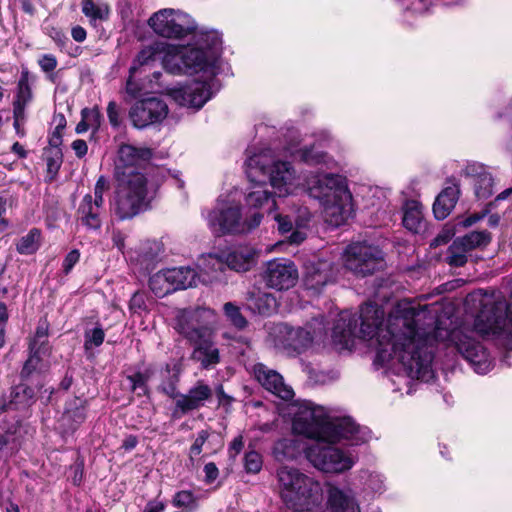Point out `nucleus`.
I'll return each instance as SVG.
<instances>
[{
  "label": "nucleus",
  "instance_id": "1",
  "mask_svg": "<svg viewBox=\"0 0 512 512\" xmlns=\"http://www.w3.org/2000/svg\"><path fill=\"white\" fill-rule=\"evenodd\" d=\"M384 311L374 304H365L360 310L361 325L351 314L342 312L333 327L334 341L343 347L352 344L354 337L375 338L376 360L382 365L398 364L411 379L428 382L434 377V341L454 346L476 373L486 374L492 361L483 345L473 339L464 328L452 330L436 324L435 314L427 306L399 302L389 313L383 325Z\"/></svg>",
  "mask_w": 512,
  "mask_h": 512
},
{
  "label": "nucleus",
  "instance_id": "2",
  "mask_svg": "<svg viewBox=\"0 0 512 512\" xmlns=\"http://www.w3.org/2000/svg\"><path fill=\"white\" fill-rule=\"evenodd\" d=\"M196 44V47L182 49L179 55H167L163 64L172 74L203 73V79H196L191 84L172 91L173 99L181 106L200 109L220 89L215 76L222 39L216 31H205L197 35Z\"/></svg>",
  "mask_w": 512,
  "mask_h": 512
},
{
  "label": "nucleus",
  "instance_id": "3",
  "mask_svg": "<svg viewBox=\"0 0 512 512\" xmlns=\"http://www.w3.org/2000/svg\"><path fill=\"white\" fill-rule=\"evenodd\" d=\"M291 413L295 434L330 443L347 439L358 444L366 440V433L350 417H333L326 408L310 401L293 404Z\"/></svg>",
  "mask_w": 512,
  "mask_h": 512
},
{
  "label": "nucleus",
  "instance_id": "4",
  "mask_svg": "<svg viewBox=\"0 0 512 512\" xmlns=\"http://www.w3.org/2000/svg\"><path fill=\"white\" fill-rule=\"evenodd\" d=\"M303 187L310 197L320 202L329 224L337 227L345 223L352 209V195L345 177L310 172L304 175Z\"/></svg>",
  "mask_w": 512,
  "mask_h": 512
},
{
  "label": "nucleus",
  "instance_id": "5",
  "mask_svg": "<svg viewBox=\"0 0 512 512\" xmlns=\"http://www.w3.org/2000/svg\"><path fill=\"white\" fill-rule=\"evenodd\" d=\"M279 496L289 509L310 511L321 505L323 488L321 483L300 469L281 465L276 470Z\"/></svg>",
  "mask_w": 512,
  "mask_h": 512
},
{
  "label": "nucleus",
  "instance_id": "6",
  "mask_svg": "<svg viewBox=\"0 0 512 512\" xmlns=\"http://www.w3.org/2000/svg\"><path fill=\"white\" fill-rule=\"evenodd\" d=\"M149 205L147 179L141 172L124 171L111 201V211L120 219L127 220L146 210Z\"/></svg>",
  "mask_w": 512,
  "mask_h": 512
},
{
  "label": "nucleus",
  "instance_id": "7",
  "mask_svg": "<svg viewBox=\"0 0 512 512\" xmlns=\"http://www.w3.org/2000/svg\"><path fill=\"white\" fill-rule=\"evenodd\" d=\"M262 218V213L255 212L243 219L239 201L230 195H221L216 206L206 215L207 224L215 235L250 232L260 225Z\"/></svg>",
  "mask_w": 512,
  "mask_h": 512
},
{
  "label": "nucleus",
  "instance_id": "8",
  "mask_svg": "<svg viewBox=\"0 0 512 512\" xmlns=\"http://www.w3.org/2000/svg\"><path fill=\"white\" fill-rule=\"evenodd\" d=\"M246 173L252 181L258 176L264 181L268 178L279 197L293 193L298 186L291 164L274 161L269 150L250 156L246 162Z\"/></svg>",
  "mask_w": 512,
  "mask_h": 512
},
{
  "label": "nucleus",
  "instance_id": "9",
  "mask_svg": "<svg viewBox=\"0 0 512 512\" xmlns=\"http://www.w3.org/2000/svg\"><path fill=\"white\" fill-rule=\"evenodd\" d=\"M322 319H314L305 327H291L286 323H279L272 327L270 336L274 346L284 350L288 354H300L307 350L315 337L324 333Z\"/></svg>",
  "mask_w": 512,
  "mask_h": 512
},
{
  "label": "nucleus",
  "instance_id": "10",
  "mask_svg": "<svg viewBox=\"0 0 512 512\" xmlns=\"http://www.w3.org/2000/svg\"><path fill=\"white\" fill-rule=\"evenodd\" d=\"M327 441H317L306 448V458L316 469L326 473H342L353 467L356 457L331 445Z\"/></svg>",
  "mask_w": 512,
  "mask_h": 512
},
{
  "label": "nucleus",
  "instance_id": "11",
  "mask_svg": "<svg viewBox=\"0 0 512 512\" xmlns=\"http://www.w3.org/2000/svg\"><path fill=\"white\" fill-rule=\"evenodd\" d=\"M148 23L157 35L164 38H183L196 29L194 20L188 14L171 8L155 12Z\"/></svg>",
  "mask_w": 512,
  "mask_h": 512
},
{
  "label": "nucleus",
  "instance_id": "12",
  "mask_svg": "<svg viewBox=\"0 0 512 512\" xmlns=\"http://www.w3.org/2000/svg\"><path fill=\"white\" fill-rule=\"evenodd\" d=\"M215 316V312L210 308L183 309L177 312L174 328L192 343L212 331Z\"/></svg>",
  "mask_w": 512,
  "mask_h": 512
},
{
  "label": "nucleus",
  "instance_id": "13",
  "mask_svg": "<svg viewBox=\"0 0 512 512\" xmlns=\"http://www.w3.org/2000/svg\"><path fill=\"white\" fill-rule=\"evenodd\" d=\"M383 265L382 251L367 243H352L344 253V266L359 276L374 273Z\"/></svg>",
  "mask_w": 512,
  "mask_h": 512
},
{
  "label": "nucleus",
  "instance_id": "14",
  "mask_svg": "<svg viewBox=\"0 0 512 512\" xmlns=\"http://www.w3.org/2000/svg\"><path fill=\"white\" fill-rule=\"evenodd\" d=\"M167 114V104L157 97H151L136 102L130 109L129 117L133 126L141 129L161 122Z\"/></svg>",
  "mask_w": 512,
  "mask_h": 512
},
{
  "label": "nucleus",
  "instance_id": "15",
  "mask_svg": "<svg viewBox=\"0 0 512 512\" xmlns=\"http://www.w3.org/2000/svg\"><path fill=\"white\" fill-rule=\"evenodd\" d=\"M298 277L295 264L287 259H275L268 262L263 276L266 285L278 291L294 287Z\"/></svg>",
  "mask_w": 512,
  "mask_h": 512
},
{
  "label": "nucleus",
  "instance_id": "16",
  "mask_svg": "<svg viewBox=\"0 0 512 512\" xmlns=\"http://www.w3.org/2000/svg\"><path fill=\"white\" fill-rule=\"evenodd\" d=\"M337 267L329 259H313L304 266V285L308 290L320 292L326 285L333 283Z\"/></svg>",
  "mask_w": 512,
  "mask_h": 512
},
{
  "label": "nucleus",
  "instance_id": "17",
  "mask_svg": "<svg viewBox=\"0 0 512 512\" xmlns=\"http://www.w3.org/2000/svg\"><path fill=\"white\" fill-rule=\"evenodd\" d=\"M151 155V150L148 148H138L129 144L120 146L116 162L118 177L122 176L124 171L128 173L137 172L135 167L146 163L151 158Z\"/></svg>",
  "mask_w": 512,
  "mask_h": 512
},
{
  "label": "nucleus",
  "instance_id": "18",
  "mask_svg": "<svg viewBox=\"0 0 512 512\" xmlns=\"http://www.w3.org/2000/svg\"><path fill=\"white\" fill-rule=\"evenodd\" d=\"M327 509L328 512H361L354 491L334 484H328Z\"/></svg>",
  "mask_w": 512,
  "mask_h": 512
},
{
  "label": "nucleus",
  "instance_id": "19",
  "mask_svg": "<svg viewBox=\"0 0 512 512\" xmlns=\"http://www.w3.org/2000/svg\"><path fill=\"white\" fill-rule=\"evenodd\" d=\"M211 397L212 389L203 382H198L187 394L179 395L175 402L176 407L173 416L177 417L178 412L186 414L192 410H196L202 407Z\"/></svg>",
  "mask_w": 512,
  "mask_h": 512
},
{
  "label": "nucleus",
  "instance_id": "20",
  "mask_svg": "<svg viewBox=\"0 0 512 512\" xmlns=\"http://www.w3.org/2000/svg\"><path fill=\"white\" fill-rule=\"evenodd\" d=\"M255 376L266 390L272 392L279 398L285 401L293 398V389L284 383L283 377L278 372L270 370L264 365H258L255 368Z\"/></svg>",
  "mask_w": 512,
  "mask_h": 512
},
{
  "label": "nucleus",
  "instance_id": "21",
  "mask_svg": "<svg viewBox=\"0 0 512 512\" xmlns=\"http://www.w3.org/2000/svg\"><path fill=\"white\" fill-rule=\"evenodd\" d=\"M103 205L92 202V195L86 194L77 209V219L87 230L98 231L102 226Z\"/></svg>",
  "mask_w": 512,
  "mask_h": 512
},
{
  "label": "nucleus",
  "instance_id": "22",
  "mask_svg": "<svg viewBox=\"0 0 512 512\" xmlns=\"http://www.w3.org/2000/svg\"><path fill=\"white\" fill-rule=\"evenodd\" d=\"M251 182L245 196L246 205L250 208L261 209L267 207L268 210L276 206L272 193L267 188V183L259 176ZM271 213V211H269Z\"/></svg>",
  "mask_w": 512,
  "mask_h": 512
},
{
  "label": "nucleus",
  "instance_id": "23",
  "mask_svg": "<svg viewBox=\"0 0 512 512\" xmlns=\"http://www.w3.org/2000/svg\"><path fill=\"white\" fill-rule=\"evenodd\" d=\"M85 419V402L75 397L67 402L65 411L60 418V424L65 432H74Z\"/></svg>",
  "mask_w": 512,
  "mask_h": 512
},
{
  "label": "nucleus",
  "instance_id": "24",
  "mask_svg": "<svg viewBox=\"0 0 512 512\" xmlns=\"http://www.w3.org/2000/svg\"><path fill=\"white\" fill-rule=\"evenodd\" d=\"M192 343L195 345L193 358L199 361L203 368L215 366L220 362L219 349L212 341V331Z\"/></svg>",
  "mask_w": 512,
  "mask_h": 512
},
{
  "label": "nucleus",
  "instance_id": "25",
  "mask_svg": "<svg viewBox=\"0 0 512 512\" xmlns=\"http://www.w3.org/2000/svg\"><path fill=\"white\" fill-rule=\"evenodd\" d=\"M304 450L303 442L299 438L285 437L277 440L272 449V455L278 462L296 460Z\"/></svg>",
  "mask_w": 512,
  "mask_h": 512
},
{
  "label": "nucleus",
  "instance_id": "26",
  "mask_svg": "<svg viewBox=\"0 0 512 512\" xmlns=\"http://www.w3.org/2000/svg\"><path fill=\"white\" fill-rule=\"evenodd\" d=\"M225 262L230 269L245 272L255 264V252L249 246H239L225 254Z\"/></svg>",
  "mask_w": 512,
  "mask_h": 512
},
{
  "label": "nucleus",
  "instance_id": "27",
  "mask_svg": "<svg viewBox=\"0 0 512 512\" xmlns=\"http://www.w3.org/2000/svg\"><path fill=\"white\" fill-rule=\"evenodd\" d=\"M459 193L456 184L442 190L433 204V213L437 219H445L450 214L458 201Z\"/></svg>",
  "mask_w": 512,
  "mask_h": 512
},
{
  "label": "nucleus",
  "instance_id": "28",
  "mask_svg": "<svg viewBox=\"0 0 512 512\" xmlns=\"http://www.w3.org/2000/svg\"><path fill=\"white\" fill-rule=\"evenodd\" d=\"M467 176L476 177L475 194L479 199H487L493 193V178L482 166L468 165L465 170Z\"/></svg>",
  "mask_w": 512,
  "mask_h": 512
},
{
  "label": "nucleus",
  "instance_id": "29",
  "mask_svg": "<svg viewBox=\"0 0 512 512\" xmlns=\"http://www.w3.org/2000/svg\"><path fill=\"white\" fill-rule=\"evenodd\" d=\"M173 292L179 289L194 287L200 281V275L190 267L166 269Z\"/></svg>",
  "mask_w": 512,
  "mask_h": 512
},
{
  "label": "nucleus",
  "instance_id": "30",
  "mask_svg": "<svg viewBox=\"0 0 512 512\" xmlns=\"http://www.w3.org/2000/svg\"><path fill=\"white\" fill-rule=\"evenodd\" d=\"M403 225L413 233H419L424 227L422 205L416 200H408L403 206Z\"/></svg>",
  "mask_w": 512,
  "mask_h": 512
},
{
  "label": "nucleus",
  "instance_id": "31",
  "mask_svg": "<svg viewBox=\"0 0 512 512\" xmlns=\"http://www.w3.org/2000/svg\"><path fill=\"white\" fill-rule=\"evenodd\" d=\"M166 44L156 42L142 49L129 69V73L136 74L142 67L150 66L157 57L165 50Z\"/></svg>",
  "mask_w": 512,
  "mask_h": 512
},
{
  "label": "nucleus",
  "instance_id": "32",
  "mask_svg": "<svg viewBox=\"0 0 512 512\" xmlns=\"http://www.w3.org/2000/svg\"><path fill=\"white\" fill-rule=\"evenodd\" d=\"M248 306L251 310L263 315H270L276 310V298L266 292H252L248 298Z\"/></svg>",
  "mask_w": 512,
  "mask_h": 512
},
{
  "label": "nucleus",
  "instance_id": "33",
  "mask_svg": "<svg viewBox=\"0 0 512 512\" xmlns=\"http://www.w3.org/2000/svg\"><path fill=\"white\" fill-rule=\"evenodd\" d=\"M17 429L18 423L16 421H9L6 415H0V461L10 455L8 445L12 440V436L16 434Z\"/></svg>",
  "mask_w": 512,
  "mask_h": 512
},
{
  "label": "nucleus",
  "instance_id": "34",
  "mask_svg": "<svg viewBox=\"0 0 512 512\" xmlns=\"http://www.w3.org/2000/svg\"><path fill=\"white\" fill-rule=\"evenodd\" d=\"M33 397V390L24 384H20L11 391L9 404L7 406L2 405L0 409H17L20 406H28Z\"/></svg>",
  "mask_w": 512,
  "mask_h": 512
},
{
  "label": "nucleus",
  "instance_id": "35",
  "mask_svg": "<svg viewBox=\"0 0 512 512\" xmlns=\"http://www.w3.org/2000/svg\"><path fill=\"white\" fill-rule=\"evenodd\" d=\"M82 12L95 24L97 21H106L109 18L110 9L106 3H96L93 0H82Z\"/></svg>",
  "mask_w": 512,
  "mask_h": 512
},
{
  "label": "nucleus",
  "instance_id": "36",
  "mask_svg": "<svg viewBox=\"0 0 512 512\" xmlns=\"http://www.w3.org/2000/svg\"><path fill=\"white\" fill-rule=\"evenodd\" d=\"M458 239L471 252L486 247L491 241V234L488 231H472Z\"/></svg>",
  "mask_w": 512,
  "mask_h": 512
},
{
  "label": "nucleus",
  "instance_id": "37",
  "mask_svg": "<svg viewBox=\"0 0 512 512\" xmlns=\"http://www.w3.org/2000/svg\"><path fill=\"white\" fill-rule=\"evenodd\" d=\"M225 265V254L222 256L213 254L203 255L198 262L200 270L209 276L210 279L213 277L214 273L222 271Z\"/></svg>",
  "mask_w": 512,
  "mask_h": 512
},
{
  "label": "nucleus",
  "instance_id": "38",
  "mask_svg": "<svg viewBox=\"0 0 512 512\" xmlns=\"http://www.w3.org/2000/svg\"><path fill=\"white\" fill-rule=\"evenodd\" d=\"M468 253L469 251L466 249L465 246H463V244L457 238L448 248L446 262L450 266L462 267L467 262Z\"/></svg>",
  "mask_w": 512,
  "mask_h": 512
},
{
  "label": "nucleus",
  "instance_id": "39",
  "mask_svg": "<svg viewBox=\"0 0 512 512\" xmlns=\"http://www.w3.org/2000/svg\"><path fill=\"white\" fill-rule=\"evenodd\" d=\"M149 286L157 297H163L173 292L166 269L155 273L149 280Z\"/></svg>",
  "mask_w": 512,
  "mask_h": 512
},
{
  "label": "nucleus",
  "instance_id": "40",
  "mask_svg": "<svg viewBox=\"0 0 512 512\" xmlns=\"http://www.w3.org/2000/svg\"><path fill=\"white\" fill-rule=\"evenodd\" d=\"M40 244V231L36 228H33L29 231L28 234L21 237L19 242L17 243V251L20 254H32L34 253Z\"/></svg>",
  "mask_w": 512,
  "mask_h": 512
},
{
  "label": "nucleus",
  "instance_id": "41",
  "mask_svg": "<svg viewBox=\"0 0 512 512\" xmlns=\"http://www.w3.org/2000/svg\"><path fill=\"white\" fill-rule=\"evenodd\" d=\"M32 100V90L29 85V73L23 71L18 82L16 98L13 103L28 105Z\"/></svg>",
  "mask_w": 512,
  "mask_h": 512
},
{
  "label": "nucleus",
  "instance_id": "42",
  "mask_svg": "<svg viewBox=\"0 0 512 512\" xmlns=\"http://www.w3.org/2000/svg\"><path fill=\"white\" fill-rule=\"evenodd\" d=\"M224 314L233 326L243 329L247 326V320L242 315L240 308L232 302H227L223 306Z\"/></svg>",
  "mask_w": 512,
  "mask_h": 512
},
{
  "label": "nucleus",
  "instance_id": "43",
  "mask_svg": "<svg viewBox=\"0 0 512 512\" xmlns=\"http://www.w3.org/2000/svg\"><path fill=\"white\" fill-rule=\"evenodd\" d=\"M41 355L42 354L39 353L30 354L21 371L22 378H28L34 372H43L46 369V365L42 362Z\"/></svg>",
  "mask_w": 512,
  "mask_h": 512
},
{
  "label": "nucleus",
  "instance_id": "44",
  "mask_svg": "<svg viewBox=\"0 0 512 512\" xmlns=\"http://www.w3.org/2000/svg\"><path fill=\"white\" fill-rule=\"evenodd\" d=\"M263 465L262 456L255 450L246 452L244 457V467L247 473L257 474L261 471Z\"/></svg>",
  "mask_w": 512,
  "mask_h": 512
},
{
  "label": "nucleus",
  "instance_id": "45",
  "mask_svg": "<svg viewBox=\"0 0 512 512\" xmlns=\"http://www.w3.org/2000/svg\"><path fill=\"white\" fill-rule=\"evenodd\" d=\"M301 159L310 165H318L327 162V155L322 151H318L315 147L304 148L301 150Z\"/></svg>",
  "mask_w": 512,
  "mask_h": 512
},
{
  "label": "nucleus",
  "instance_id": "46",
  "mask_svg": "<svg viewBox=\"0 0 512 512\" xmlns=\"http://www.w3.org/2000/svg\"><path fill=\"white\" fill-rule=\"evenodd\" d=\"M105 333L101 327H95L92 330H88L85 332V349H90L91 347L100 346L104 341Z\"/></svg>",
  "mask_w": 512,
  "mask_h": 512
},
{
  "label": "nucleus",
  "instance_id": "47",
  "mask_svg": "<svg viewBox=\"0 0 512 512\" xmlns=\"http://www.w3.org/2000/svg\"><path fill=\"white\" fill-rule=\"evenodd\" d=\"M109 190V182L104 176H100L94 187V194L92 195V202L104 205L103 195Z\"/></svg>",
  "mask_w": 512,
  "mask_h": 512
},
{
  "label": "nucleus",
  "instance_id": "48",
  "mask_svg": "<svg viewBox=\"0 0 512 512\" xmlns=\"http://www.w3.org/2000/svg\"><path fill=\"white\" fill-rule=\"evenodd\" d=\"M173 503L178 507L193 508L196 503V499L191 491L183 490L174 496Z\"/></svg>",
  "mask_w": 512,
  "mask_h": 512
},
{
  "label": "nucleus",
  "instance_id": "49",
  "mask_svg": "<svg viewBox=\"0 0 512 512\" xmlns=\"http://www.w3.org/2000/svg\"><path fill=\"white\" fill-rule=\"evenodd\" d=\"M82 117L94 131L98 130L101 123V114L98 108H85L81 112Z\"/></svg>",
  "mask_w": 512,
  "mask_h": 512
},
{
  "label": "nucleus",
  "instance_id": "50",
  "mask_svg": "<svg viewBox=\"0 0 512 512\" xmlns=\"http://www.w3.org/2000/svg\"><path fill=\"white\" fill-rule=\"evenodd\" d=\"M55 121H57V125L49 139V144L57 148L62 142V132L66 126V120L63 115H59Z\"/></svg>",
  "mask_w": 512,
  "mask_h": 512
},
{
  "label": "nucleus",
  "instance_id": "51",
  "mask_svg": "<svg viewBox=\"0 0 512 512\" xmlns=\"http://www.w3.org/2000/svg\"><path fill=\"white\" fill-rule=\"evenodd\" d=\"M127 379L129 380L130 384H131V387H132V390L133 391H136V390H141V392L139 394H146L147 392V381H148V376L145 375L144 373H141V372H137L133 375H129L127 377Z\"/></svg>",
  "mask_w": 512,
  "mask_h": 512
},
{
  "label": "nucleus",
  "instance_id": "52",
  "mask_svg": "<svg viewBox=\"0 0 512 512\" xmlns=\"http://www.w3.org/2000/svg\"><path fill=\"white\" fill-rule=\"evenodd\" d=\"M47 172L50 181L54 179L61 166V153L59 150L55 152V155L47 158Z\"/></svg>",
  "mask_w": 512,
  "mask_h": 512
},
{
  "label": "nucleus",
  "instance_id": "53",
  "mask_svg": "<svg viewBox=\"0 0 512 512\" xmlns=\"http://www.w3.org/2000/svg\"><path fill=\"white\" fill-rule=\"evenodd\" d=\"M30 353L45 354L48 351V337H33L29 344Z\"/></svg>",
  "mask_w": 512,
  "mask_h": 512
},
{
  "label": "nucleus",
  "instance_id": "54",
  "mask_svg": "<svg viewBox=\"0 0 512 512\" xmlns=\"http://www.w3.org/2000/svg\"><path fill=\"white\" fill-rule=\"evenodd\" d=\"M38 64L44 72L49 73L55 70L58 62L54 55L44 54L38 60Z\"/></svg>",
  "mask_w": 512,
  "mask_h": 512
},
{
  "label": "nucleus",
  "instance_id": "55",
  "mask_svg": "<svg viewBox=\"0 0 512 512\" xmlns=\"http://www.w3.org/2000/svg\"><path fill=\"white\" fill-rule=\"evenodd\" d=\"M273 219L278 224V231L282 234L292 231L293 223L288 216H283L279 213L273 214Z\"/></svg>",
  "mask_w": 512,
  "mask_h": 512
},
{
  "label": "nucleus",
  "instance_id": "56",
  "mask_svg": "<svg viewBox=\"0 0 512 512\" xmlns=\"http://www.w3.org/2000/svg\"><path fill=\"white\" fill-rule=\"evenodd\" d=\"M208 436H209V434L205 430H202L198 433V436L196 437L194 443L192 444V446L190 448L191 457L198 456L201 453L202 447H203L204 443L206 442V440L208 439Z\"/></svg>",
  "mask_w": 512,
  "mask_h": 512
},
{
  "label": "nucleus",
  "instance_id": "57",
  "mask_svg": "<svg viewBox=\"0 0 512 512\" xmlns=\"http://www.w3.org/2000/svg\"><path fill=\"white\" fill-rule=\"evenodd\" d=\"M79 258H80V253L76 249L70 251L66 255V257L63 261V271L65 274H68L72 270L74 265L79 261Z\"/></svg>",
  "mask_w": 512,
  "mask_h": 512
},
{
  "label": "nucleus",
  "instance_id": "58",
  "mask_svg": "<svg viewBox=\"0 0 512 512\" xmlns=\"http://www.w3.org/2000/svg\"><path fill=\"white\" fill-rule=\"evenodd\" d=\"M130 310L137 313L145 309V295L139 292L133 294L129 302Z\"/></svg>",
  "mask_w": 512,
  "mask_h": 512
},
{
  "label": "nucleus",
  "instance_id": "59",
  "mask_svg": "<svg viewBox=\"0 0 512 512\" xmlns=\"http://www.w3.org/2000/svg\"><path fill=\"white\" fill-rule=\"evenodd\" d=\"M107 115L112 126L117 127L120 124L118 106L114 101L108 103Z\"/></svg>",
  "mask_w": 512,
  "mask_h": 512
},
{
  "label": "nucleus",
  "instance_id": "60",
  "mask_svg": "<svg viewBox=\"0 0 512 512\" xmlns=\"http://www.w3.org/2000/svg\"><path fill=\"white\" fill-rule=\"evenodd\" d=\"M244 447L243 437L241 435L235 437L230 444L229 454L230 457L235 458L242 451Z\"/></svg>",
  "mask_w": 512,
  "mask_h": 512
},
{
  "label": "nucleus",
  "instance_id": "61",
  "mask_svg": "<svg viewBox=\"0 0 512 512\" xmlns=\"http://www.w3.org/2000/svg\"><path fill=\"white\" fill-rule=\"evenodd\" d=\"M126 235L120 230L112 231V242L113 245L119 250L123 251L125 248Z\"/></svg>",
  "mask_w": 512,
  "mask_h": 512
},
{
  "label": "nucleus",
  "instance_id": "62",
  "mask_svg": "<svg viewBox=\"0 0 512 512\" xmlns=\"http://www.w3.org/2000/svg\"><path fill=\"white\" fill-rule=\"evenodd\" d=\"M72 148H73L75 154L77 155V157H79V158L86 155V153L88 151L87 143L81 139H77V140L73 141Z\"/></svg>",
  "mask_w": 512,
  "mask_h": 512
},
{
  "label": "nucleus",
  "instance_id": "63",
  "mask_svg": "<svg viewBox=\"0 0 512 512\" xmlns=\"http://www.w3.org/2000/svg\"><path fill=\"white\" fill-rule=\"evenodd\" d=\"M27 105H22L19 103H13V118L17 121L25 122L26 114L25 109Z\"/></svg>",
  "mask_w": 512,
  "mask_h": 512
},
{
  "label": "nucleus",
  "instance_id": "64",
  "mask_svg": "<svg viewBox=\"0 0 512 512\" xmlns=\"http://www.w3.org/2000/svg\"><path fill=\"white\" fill-rule=\"evenodd\" d=\"M205 477L208 482L214 481L218 476V468L214 463H207L204 466Z\"/></svg>",
  "mask_w": 512,
  "mask_h": 512
}]
</instances>
